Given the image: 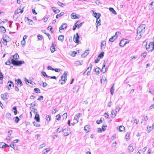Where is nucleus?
<instances>
[{
	"mask_svg": "<svg viewBox=\"0 0 154 154\" xmlns=\"http://www.w3.org/2000/svg\"><path fill=\"white\" fill-rule=\"evenodd\" d=\"M111 115V117L112 118H114L116 115V113L115 112L114 110H112V111Z\"/></svg>",
	"mask_w": 154,
	"mask_h": 154,
	"instance_id": "6ab92c4d",
	"label": "nucleus"
},
{
	"mask_svg": "<svg viewBox=\"0 0 154 154\" xmlns=\"http://www.w3.org/2000/svg\"><path fill=\"white\" fill-rule=\"evenodd\" d=\"M64 36L63 35H60L58 37V40L62 42L63 41Z\"/></svg>",
	"mask_w": 154,
	"mask_h": 154,
	"instance_id": "a878e982",
	"label": "nucleus"
},
{
	"mask_svg": "<svg viewBox=\"0 0 154 154\" xmlns=\"http://www.w3.org/2000/svg\"><path fill=\"white\" fill-rule=\"evenodd\" d=\"M13 57L15 59H19V56L16 53L13 56Z\"/></svg>",
	"mask_w": 154,
	"mask_h": 154,
	"instance_id": "c03bdc74",
	"label": "nucleus"
},
{
	"mask_svg": "<svg viewBox=\"0 0 154 154\" xmlns=\"http://www.w3.org/2000/svg\"><path fill=\"white\" fill-rule=\"evenodd\" d=\"M56 119L57 120H59L60 119V114H58L56 116Z\"/></svg>",
	"mask_w": 154,
	"mask_h": 154,
	"instance_id": "6e6d98bb",
	"label": "nucleus"
},
{
	"mask_svg": "<svg viewBox=\"0 0 154 154\" xmlns=\"http://www.w3.org/2000/svg\"><path fill=\"white\" fill-rule=\"evenodd\" d=\"M50 29V31L51 32V33H53V30L52 27L51 26H49L48 27V29Z\"/></svg>",
	"mask_w": 154,
	"mask_h": 154,
	"instance_id": "3c124183",
	"label": "nucleus"
},
{
	"mask_svg": "<svg viewBox=\"0 0 154 154\" xmlns=\"http://www.w3.org/2000/svg\"><path fill=\"white\" fill-rule=\"evenodd\" d=\"M42 74L45 77L48 78L49 77L48 75L46 72L44 71H42L41 72Z\"/></svg>",
	"mask_w": 154,
	"mask_h": 154,
	"instance_id": "e433bc0d",
	"label": "nucleus"
},
{
	"mask_svg": "<svg viewBox=\"0 0 154 154\" xmlns=\"http://www.w3.org/2000/svg\"><path fill=\"white\" fill-rule=\"evenodd\" d=\"M145 24H143L140 25L137 29V35L136 37V38L138 40L142 37V35L145 31Z\"/></svg>",
	"mask_w": 154,
	"mask_h": 154,
	"instance_id": "f257e3e1",
	"label": "nucleus"
},
{
	"mask_svg": "<svg viewBox=\"0 0 154 154\" xmlns=\"http://www.w3.org/2000/svg\"><path fill=\"white\" fill-rule=\"evenodd\" d=\"M120 109V108L118 106L117 107H116L115 110V111L116 112H115L116 113L118 112L119 111Z\"/></svg>",
	"mask_w": 154,
	"mask_h": 154,
	"instance_id": "5fc2aeb1",
	"label": "nucleus"
},
{
	"mask_svg": "<svg viewBox=\"0 0 154 154\" xmlns=\"http://www.w3.org/2000/svg\"><path fill=\"white\" fill-rule=\"evenodd\" d=\"M154 8V1L151 2L149 6V9L150 10H152Z\"/></svg>",
	"mask_w": 154,
	"mask_h": 154,
	"instance_id": "2eb2a0df",
	"label": "nucleus"
},
{
	"mask_svg": "<svg viewBox=\"0 0 154 154\" xmlns=\"http://www.w3.org/2000/svg\"><path fill=\"white\" fill-rule=\"evenodd\" d=\"M54 8L55 9L56 8L55 7H52V10H53V11L54 13H58L60 12V10L58 9L57 10H55L54 9Z\"/></svg>",
	"mask_w": 154,
	"mask_h": 154,
	"instance_id": "7c9ffc66",
	"label": "nucleus"
},
{
	"mask_svg": "<svg viewBox=\"0 0 154 154\" xmlns=\"http://www.w3.org/2000/svg\"><path fill=\"white\" fill-rule=\"evenodd\" d=\"M67 113H65L62 116V117L63 119H66L67 118Z\"/></svg>",
	"mask_w": 154,
	"mask_h": 154,
	"instance_id": "864d4df0",
	"label": "nucleus"
},
{
	"mask_svg": "<svg viewBox=\"0 0 154 154\" xmlns=\"http://www.w3.org/2000/svg\"><path fill=\"white\" fill-rule=\"evenodd\" d=\"M97 131L98 132L101 133L102 132V130L100 128H98Z\"/></svg>",
	"mask_w": 154,
	"mask_h": 154,
	"instance_id": "774afa93",
	"label": "nucleus"
},
{
	"mask_svg": "<svg viewBox=\"0 0 154 154\" xmlns=\"http://www.w3.org/2000/svg\"><path fill=\"white\" fill-rule=\"evenodd\" d=\"M132 122H133L134 124L136 123V125L138 124V122L137 121V120L136 119H135L133 121L132 120Z\"/></svg>",
	"mask_w": 154,
	"mask_h": 154,
	"instance_id": "0e129e2a",
	"label": "nucleus"
},
{
	"mask_svg": "<svg viewBox=\"0 0 154 154\" xmlns=\"http://www.w3.org/2000/svg\"><path fill=\"white\" fill-rule=\"evenodd\" d=\"M117 32H116L115 34V35L114 36H112L111 38H110L109 39V42H113L114 40L116 39V35Z\"/></svg>",
	"mask_w": 154,
	"mask_h": 154,
	"instance_id": "9d476101",
	"label": "nucleus"
},
{
	"mask_svg": "<svg viewBox=\"0 0 154 154\" xmlns=\"http://www.w3.org/2000/svg\"><path fill=\"white\" fill-rule=\"evenodd\" d=\"M106 41H105L102 42L101 43V48L102 50L104 49L106 47Z\"/></svg>",
	"mask_w": 154,
	"mask_h": 154,
	"instance_id": "6e6552de",
	"label": "nucleus"
},
{
	"mask_svg": "<svg viewBox=\"0 0 154 154\" xmlns=\"http://www.w3.org/2000/svg\"><path fill=\"white\" fill-rule=\"evenodd\" d=\"M104 52H102L98 56V57H100L102 58L103 57L104 55Z\"/></svg>",
	"mask_w": 154,
	"mask_h": 154,
	"instance_id": "4c0bfd02",
	"label": "nucleus"
},
{
	"mask_svg": "<svg viewBox=\"0 0 154 154\" xmlns=\"http://www.w3.org/2000/svg\"><path fill=\"white\" fill-rule=\"evenodd\" d=\"M63 135L65 136H68L70 133V132L69 131L67 128L64 129H63Z\"/></svg>",
	"mask_w": 154,
	"mask_h": 154,
	"instance_id": "423d86ee",
	"label": "nucleus"
},
{
	"mask_svg": "<svg viewBox=\"0 0 154 154\" xmlns=\"http://www.w3.org/2000/svg\"><path fill=\"white\" fill-rule=\"evenodd\" d=\"M15 81H17V83L18 84V86L19 87H20L22 85V83L21 80L19 79H17V80H15Z\"/></svg>",
	"mask_w": 154,
	"mask_h": 154,
	"instance_id": "4468645a",
	"label": "nucleus"
},
{
	"mask_svg": "<svg viewBox=\"0 0 154 154\" xmlns=\"http://www.w3.org/2000/svg\"><path fill=\"white\" fill-rule=\"evenodd\" d=\"M64 13L63 12H61L60 14H57L56 15V17L57 19L59 17H61L64 14Z\"/></svg>",
	"mask_w": 154,
	"mask_h": 154,
	"instance_id": "72a5a7b5",
	"label": "nucleus"
},
{
	"mask_svg": "<svg viewBox=\"0 0 154 154\" xmlns=\"http://www.w3.org/2000/svg\"><path fill=\"white\" fill-rule=\"evenodd\" d=\"M101 16L100 14L99 13H97V14H96V15L94 16L96 17L97 19H99Z\"/></svg>",
	"mask_w": 154,
	"mask_h": 154,
	"instance_id": "79ce46f5",
	"label": "nucleus"
},
{
	"mask_svg": "<svg viewBox=\"0 0 154 154\" xmlns=\"http://www.w3.org/2000/svg\"><path fill=\"white\" fill-rule=\"evenodd\" d=\"M0 31L3 33H5L6 32L5 29L3 26L0 27Z\"/></svg>",
	"mask_w": 154,
	"mask_h": 154,
	"instance_id": "b1692460",
	"label": "nucleus"
},
{
	"mask_svg": "<svg viewBox=\"0 0 154 154\" xmlns=\"http://www.w3.org/2000/svg\"><path fill=\"white\" fill-rule=\"evenodd\" d=\"M96 22V25L97 27L101 25L100 20L99 18L97 19Z\"/></svg>",
	"mask_w": 154,
	"mask_h": 154,
	"instance_id": "dca6fc26",
	"label": "nucleus"
},
{
	"mask_svg": "<svg viewBox=\"0 0 154 154\" xmlns=\"http://www.w3.org/2000/svg\"><path fill=\"white\" fill-rule=\"evenodd\" d=\"M57 4L59 5L61 7H63L65 6L66 4L65 3H62L60 2H57Z\"/></svg>",
	"mask_w": 154,
	"mask_h": 154,
	"instance_id": "c9c22d12",
	"label": "nucleus"
},
{
	"mask_svg": "<svg viewBox=\"0 0 154 154\" xmlns=\"http://www.w3.org/2000/svg\"><path fill=\"white\" fill-rule=\"evenodd\" d=\"M17 60H16L14 59L11 60V63L14 66H16L17 64Z\"/></svg>",
	"mask_w": 154,
	"mask_h": 154,
	"instance_id": "4be33fe9",
	"label": "nucleus"
},
{
	"mask_svg": "<svg viewBox=\"0 0 154 154\" xmlns=\"http://www.w3.org/2000/svg\"><path fill=\"white\" fill-rule=\"evenodd\" d=\"M143 120L145 121H147L148 120V118L147 116H144L142 118Z\"/></svg>",
	"mask_w": 154,
	"mask_h": 154,
	"instance_id": "09e8293b",
	"label": "nucleus"
},
{
	"mask_svg": "<svg viewBox=\"0 0 154 154\" xmlns=\"http://www.w3.org/2000/svg\"><path fill=\"white\" fill-rule=\"evenodd\" d=\"M126 43V42L124 40H122L119 43V45L121 47H123Z\"/></svg>",
	"mask_w": 154,
	"mask_h": 154,
	"instance_id": "ddd939ff",
	"label": "nucleus"
},
{
	"mask_svg": "<svg viewBox=\"0 0 154 154\" xmlns=\"http://www.w3.org/2000/svg\"><path fill=\"white\" fill-rule=\"evenodd\" d=\"M17 60H16L14 59L11 60V63L14 66H16L17 64Z\"/></svg>",
	"mask_w": 154,
	"mask_h": 154,
	"instance_id": "412c9836",
	"label": "nucleus"
},
{
	"mask_svg": "<svg viewBox=\"0 0 154 154\" xmlns=\"http://www.w3.org/2000/svg\"><path fill=\"white\" fill-rule=\"evenodd\" d=\"M46 119L47 121H49L51 119V118H50V116H49V115L47 116L46 117Z\"/></svg>",
	"mask_w": 154,
	"mask_h": 154,
	"instance_id": "13d9d810",
	"label": "nucleus"
},
{
	"mask_svg": "<svg viewBox=\"0 0 154 154\" xmlns=\"http://www.w3.org/2000/svg\"><path fill=\"white\" fill-rule=\"evenodd\" d=\"M147 54V53L146 52H144L142 54L141 56H143V57L144 58H145Z\"/></svg>",
	"mask_w": 154,
	"mask_h": 154,
	"instance_id": "680f3d73",
	"label": "nucleus"
},
{
	"mask_svg": "<svg viewBox=\"0 0 154 154\" xmlns=\"http://www.w3.org/2000/svg\"><path fill=\"white\" fill-rule=\"evenodd\" d=\"M106 125H103L102 126V129L103 131H104L106 130V128H105L107 127Z\"/></svg>",
	"mask_w": 154,
	"mask_h": 154,
	"instance_id": "603ef678",
	"label": "nucleus"
},
{
	"mask_svg": "<svg viewBox=\"0 0 154 154\" xmlns=\"http://www.w3.org/2000/svg\"><path fill=\"white\" fill-rule=\"evenodd\" d=\"M7 147H9V145L5 144L4 143H0V147L1 148H3Z\"/></svg>",
	"mask_w": 154,
	"mask_h": 154,
	"instance_id": "9b49d317",
	"label": "nucleus"
},
{
	"mask_svg": "<svg viewBox=\"0 0 154 154\" xmlns=\"http://www.w3.org/2000/svg\"><path fill=\"white\" fill-rule=\"evenodd\" d=\"M100 69V68H96L95 69H94V71H95L96 72H97L98 73V74H99L100 73V71H99Z\"/></svg>",
	"mask_w": 154,
	"mask_h": 154,
	"instance_id": "49530a36",
	"label": "nucleus"
},
{
	"mask_svg": "<svg viewBox=\"0 0 154 154\" xmlns=\"http://www.w3.org/2000/svg\"><path fill=\"white\" fill-rule=\"evenodd\" d=\"M114 84H113L110 88V92L111 93V94L112 95H113V92H114Z\"/></svg>",
	"mask_w": 154,
	"mask_h": 154,
	"instance_id": "5701e85b",
	"label": "nucleus"
},
{
	"mask_svg": "<svg viewBox=\"0 0 154 154\" xmlns=\"http://www.w3.org/2000/svg\"><path fill=\"white\" fill-rule=\"evenodd\" d=\"M24 63V61H17L16 66H20Z\"/></svg>",
	"mask_w": 154,
	"mask_h": 154,
	"instance_id": "f3484780",
	"label": "nucleus"
},
{
	"mask_svg": "<svg viewBox=\"0 0 154 154\" xmlns=\"http://www.w3.org/2000/svg\"><path fill=\"white\" fill-rule=\"evenodd\" d=\"M33 125L37 127H39L40 126V125L39 124H38L35 122L34 121L32 122Z\"/></svg>",
	"mask_w": 154,
	"mask_h": 154,
	"instance_id": "37998d69",
	"label": "nucleus"
},
{
	"mask_svg": "<svg viewBox=\"0 0 154 154\" xmlns=\"http://www.w3.org/2000/svg\"><path fill=\"white\" fill-rule=\"evenodd\" d=\"M129 134H127L125 135V138L127 140H128L129 139Z\"/></svg>",
	"mask_w": 154,
	"mask_h": 154,
	"instance_id": "052dcab7",
	"label": "nucleus"
},
{
	"mask_svg": "<svg viewBox=\"0 0 154 154\" xmlns=\"http://www.w3.org/2000/svg\"><path fill=\"white\" fill-rule=\"evenodd\" d=\"M3 78V76L2 74V73L1 72V71H0V80H1V81H0V83L1 84H2L3 82L2 81Z\"/></svg>",
	"mask_w": 154,
	"mask_h": 154,
	"instance_id": "cd10ccee",
	"label": "nucleus"
},
{
	"mask_svg": "<svg viewBox=\"0 0 154 154\" xmlns=\"http://www.w3.org/2000/svg\"><path fill=\"white\" fill-rule=\"evenodd\" d=\"M125 129V128L123 126L121 125L119 127V130L120 132H121L124 130Z\"/></svg>",
	"mask_w": 154,
	"mask_h": 154,
	"instance_id": "c756f323",
	"label": "nucleus"
},
{
	"mask_svg": "<svg viewBox=\"0 0 154 154\" xmlns=\"http://www.w3.org/2000/svg\"><path fill=\"white\" fill-rule=\"evenodd\" d=\"M54 70L57 72H59L60 71V69H54Z\"/></svg>",
	"mask_w": 154,
	"mask_h": 154,
	"instance_id": "338daca9",
	"label": "nucleus"
},
{
	"mask_svg": "<svg viewBox=\"0 0 154 154\" xmlns=\"http://www.w3.org/2000/svg\"><path fill=\"white\" fill-rule=\"evenodd\" d=\"M48 70H54V69L52 67L49 66L48 67Z\"/></svg>",
	"mask_w": 154,
	"mask_h": 154,
	"instance_id": "69168bd1",
	"label": "nucleus"
},
{
	"mask_svg": "<svg viewBox=\"0 0 154 154\" xmlns=\"http://www.w3.org/2000/svg\"><path fill=\"white\" fill-rule=\"evenodd\" d=\"M89 127V126L88 125L85 126L84 128V130L85 131H87V132H89L90 129Z\"/></svg>",
	"mask_w": 154,
	"mask_h": 154,
	"instance_id": "c85d7f7f",
	"label": "nucleus"
},
{
	"mask_svg": "<svg viewBox=\"0 0 154 154\" xmlns=\"http://www.w3.org/2000/svg\"><path fill=\"white\" fill-rule=\"evenodd\" d=\"M77 118H76V117H75V118L74 119V122H75V123H76L78 122V120Z\"/></svg>",
	"mask_w": 154,
	"mask_h": 154,
	"instance_id": "e2e57ef3",
	"label": "nucleus"
},
{
	"mask_svg": "<svg viewBox=\"0 0 154 154\" xmlns=\"http://www.w3.org/2000/svg\"><path fill=\"white\" fill-rule=\"evenodd\" d=\"M55 51H56V50H55V47L54 46V43L53 42H52V43L51 46V53H53Z\"/></svg>",
	"mask_w": 154,
	"mask_h": 154,
	"instance_id": "f8f14e48",
	"label": "nucleus"
},
{
	"mask_svg": "<svg viewBox=\"0 0 154 154\" xmlns=\"http://www.w3.org/2000/svg\"><path fill=\"white\" fill-rule=\"evenodd\" d=\"M26 43V42L25 40H22L21 41V45H23V46H25Z\"/></svg>",
	"mask_w": 154,
	"mask_h": 154,
	"instance_id": "4d7b16f0",
	"label": "nucleus"
},
{
	"mask_svg": "<svg viewBox=\"0 0 154 154\" xmlns=\"http://www.w3.org/2000/svg\"><path fill=\"white\" fill-rule=\"evenodd\" d=\"M152 127L151 126H148L147 128V131H148V132L149 133L150 132L151 130H152Z\"/></svg>",
	"mask_w": 154,
	"mask_h": 154,
	"instance_id": "de8ad7c7",
	"label": "nucleus"
},
{
	"mask_svg": "<svg viewBox=\"0 0 154 154\" xmlns=\"http://www.w3.org/2000/svg\"><path fill=\"white\" fill-rule=\"evenodd\" d=\"M104 119V118H101L100 119V121L97 120L96 122L98 124H100V123H102L103 121V120Z\"/></svg>",
	"mask_w": 154,
	"mask_h": 154,
	"instance_id": "f704fd0d",
	"label": "nucleus"
},
{
	"mask_svg": "<svg viewBox=\"0 0 154 154\" xmlns=\"http://www.w3.org/2000/svg\"><path fill=\"white\" fill-rule=\"evenodd\" d=\"M1 97L3 100L6 101L8 99L9 96L8 94L6 93L4 94H2L1 95Z\"/></svg>",
	"mask_w": 154,
	"mask_h": 154,
	"instance_id": "20e7f679",
	"label": "nucleus"
},
{
	"mask_svg": "<svg viewBox=\"0 0 154 154\" xmlns=\"http://www.w3.org/2000/svg\"><path fill=\"white\" fill-rule=\"evenodd\" d=\"M67 73L66 72H65L63 75L61 77V80L62 81L65 82L67 80Z\"/></svg>",
	"mask_w": 154,
	"mask_h": 154,
	"instance_id": "39448f33",
	"label": "nucleus"
},
{
	"mask_svg": "<svg viewBox=\"0 0 154 154\" xmlns=\"http://www.w3.org/2000/svg\"><path fill=\"white\" fill-rule=\"evenodd\" d=\"M71 18L72 19H76L79 18L77 17L75 15H74V14L73 13L71 15Z\"/></svg>",
	"mask_w": 154,
	"mask_h": 154,
	"instance_id": "2f4dec72",
	"label": "nucleus"
},
{
	"mask_svg": "<svg viewBox=\"0 0 154 154\" xmlns=\"http://www.w3.org/2000/svg\"><path fill=\"white\" fill-rule=\"evenodd\" d=\"M8 86L11 88H12L11 87H14V84L13 82L11 81H9L8 82Z\"/></svg>",
	"mask_w": 154,
	"mask_h": 154,
	"instance_id": "aec40b11",
	"label": "nucleus"
},
{
	"mask_svg": "<svg viewBox=\"0 0 154 154\" xmlns=\"http://www.w3.org/2000/svg\"><path fill=\"white\" fill-rule=\"evenodd\" d=\"M6 117L8 119H10L11 117V115L10 113H7L6 114Z\"/></svg>",
	"mask_w": 154,
	"mask_h": 154,
	"instance_id": "ea45409f",
	"label": "nucleus"
},
{
	"mask_svg": "<svg viewBox=\"0 0 154 154\" xmlns=\"http://www.w3.org/2000/svg\"><path fill=\"white\" fill-rule=\"evenodd\" d=\"M89 53V50H86V51L84 53L82 54V57H85V56H87L88 54Z\"/></svg>",
	"mask_w": 154,
	"mask_h": 154,
	"instance_id": "393cba45",
	"label": "nucleus"
},
{
	"mask_svg": "<svg viewBox=\"0 0 154 154\" xmlns=\"http://www.w3.org/2000/svg\"><path fill=\"white\" fill-rule=\"evenodd\" d=\"M109 10L113 14H117L116 12L115 11L113 8H109Z\"/></svg>",
	"mask_w": 154,
	"mask_h": 154,
	"instance_id": "bb28decb",
	"label": "nucleus"
},
{
	"mask_svg": "<svg viewBox=\"0 0 154 154\" xmlns=\"http://www.w3.org/2000/svg\"><path fill=\"white\" fill-rule=\"evenodd\" d=\"M132 145V144H130L128 147V149L130 152H132L134 150V149Z\"/></svg>",
	"mask_w": 154,
	"mask_h": 154,
	"instance_id": "a211bd4d",
	"label": "nucleus"
},
{
	"mask_svg": "<svg viewBox=\"0 0 154 154\" xmlns=\"http://www.w3.org/2000/svg\"><path fill=\"white\" fill-rule=\"evenodd\" d=\"M80 36L79 35L78 33H76V35H74L73 37V41L74 42L76 43H79V38Z\"/></svg>",
	"mask_w": 154,
	"mask_h": 154,
	"instance_id": "7ed1b4c3",
	"label": "nucleus"
},
{
	"mask_svg": "<svg viewBox=\"0 0 154 154\" xmlns=\"http://www.w3.org/2000/svg\"><path fill=\"white\" fill-rule=\"evenodd\" d=\"M106 65L104 64L103 65L102 69V72L103 73H105L106 71V68H105Z\"/></svg>",
	"mask_w": 154,
	"mask_h": 154,
	"instance_id": "473e14b6",
	"label": "nucleus"
},
{
	"mask_svg": "<svg viewBox=\"0 0 154 154\" xmlns=\"http://www.w3.org/2000/svg\"><path fill=\"white\" fill-rule=\"evenodd\" d=\"M35 119L37 122H39L40 121V117L39 115L36 112V114L34 118Z\"/></svg>",
	"mask_w": 154,
	"mask_h": 154,
	"instance_id": "1a4fd4ad",
	"label": "nucleus"
},
{
	"mask_svg": "<svg viewBox=\"0 0 154 154\" xmlns=\"http://www.w3.org/2000/svg\"><path fill=\"white\" fill-rule=\"evenodd\" d=\"M43 99V97L42 96H40L38 98V100H42Z\"/></svg>",
	"mask_w": 154,
	"mask_h": 154,
	"instance_id": "bf43d9fd",
	"label": "nucleus"
},
{
	"mask_svg": "<svg viewBox=\"0 0 154 154\" xmlns=\"http://www.w3.org/2000/svg\"><path fill=\"white\" fill-rule=\"evenodd\" d=\"M105 80H106V78L105 77H102L100 81L101 83H104L105 82Z\"/></svg>",
	"mask_w": 154,
	"mask_h": 154,
	"instance_id": "8fccbe9b",
	"label": "nucleus"
},
{
	"mask_svg": "<svg viewBox=\"0 0 154 154\" xmlns=\"http://www.w3.org/2000/svg\"><path fill=\"white\" fill-rule=\"evenodd\" d=\"M82 61H76L75 62V63L77 65H81L82 64Z\"/></svg>",
	"mask_w": 154,
	"mask_h": 154,
	"instance_id": "58836bf2",
	"label": "nucleus"
},
{
	"mask_svg": "<svg viewBox=\"0 0 154 154\" xmlns=\"http://www.w3.org/2000/svg\"><path fill=\"white\" fill-rule=\"evenodd\" d=\"M67 26V24L66 23H65L63 24L59 28V30L60 32H61L60 31V30L63 29H66Z\"/></svg>",
	"mask_w": 154,
	"mask_h": 154,
	"instance_id": "0eeeda50",
	"label": "nucleus"
},
{
	"mask_svg": "<svg viewBox=\"0 0 154 154\" xmlns=\"http://www.w3.org/2000/svg\"><path fill=\"white\" fill-rule=\"evenodd\" d=\"M15 119V122L16 123H18L20 120V119L18 117L16 116L14 118Z\"/></svg>",
	"mask_w": 154,
	"mask_h": 154,
	"instance_id": "a18cd8bd",
	"label": "nucleus"
},
{
	"mask_svg": "<svg viewBox=\"0 0 154 154\" xmlns=\"http://www.w3.org/2000/svg\"><path fill=\"white\" fill-rule=\"evenodd\" d=\"M34 91L35 92L37 93H40V90L39 89L37 88H34Z\"/></svg>",
	"mask_w": 154,
	"mask_h": 154,
	"instance_id": "a19ab883",
	"label": "nucleus"
},
{
	"mask_svg": "<svg viewBox=\"0 0 154 154\" xmlns=\"http://www.w3.org/2000/svg\"><path fill=\"white\" fill-rule=\"evenodd\" d=\"M146 49L149 51H152L154 49V43L150 42L148 45L146 44Z\"/></svg>",
	"mask_w": 154,
	"mask_h": 154,
	"instance_id": "f03ea898",
	"label": "nucleus"
}]
</instances>
